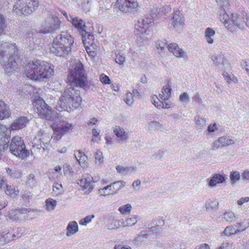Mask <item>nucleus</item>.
Returning a JSON list of instances; mask_svg holds the SVG:
<instances>
[{
	"mask_svg": "<svg viewBox=\"0 0 249 249\" xmlns=\"http://www.w3.org/2000/svg\"><path fill=\"white\" fill-rule=\"evenodd\" d=\"M75 87L70 86L64 91L56 106L57 110L69 111L71 108H77L81 105L82 98L80 91L74 89Z\"/></svg>",
	"mask_w": 249,
	"mask_h": 249,
	"instance_id": "f257e3e1",
	"label": "nucleus"
},
{
	"mask_svg": "<svg viewBox=\"0 0 249 249\" xmlns=\"http://www.w3.org/2000/svg\"><path fill=\"white\" fill-rule=\"evenodd\" d=\"M75 87L70 86L64 91L56 106L57 110L69 111L71 108H77L81 105L82 98L80 91L74 89Z\"/></svg>",
	"mask_w": 249,
	"mask_h": 249,
	"instance_id": "f03ea898",
	"label": "nucleus"
},
{
	"mask_svg": "<svg viewBox=\"0 0 249 249\" xmlns=\"http://www.w3.org/2000/svg\"><path fill=\"white\" fill-rule=\"evenodd\" d=\"M67 80L70 86L79 87L84 89L89 88L84 66L78 60L74 62V64L68 75Z\"/></svg>",
	"mask_w": 249,
	"mask_h": 249,
	"instance_id": "7ed1b4c3",
	"label": "nucleus"
},
{
	"mask_svg": "<svg viewBox=\"0 0 249 249\" xmlns=\"http://www.w3.org/2000/svg\"><path fill=\"white\" fill-rule=\"evenodd\" d=\"M16 46L15 44L5 42L0 47V63L3 64V68L7 72H12L16 67L14 60Z\"/></svg>",
	"mask_w": 249,
	"mask_h": 249,
	"instance_id": "20e7f679",
	"label": "nucleus"
},
{
	"mask_svg": "<svg viewBox=\"0 0 249 249\" xmlns=\"http://www.w3.org/2000/svg\"><path fill=\"white\" fill-rule=\"evenodd\" d=\"M35 111L41 117L49 121H55L58 119V114L53 111L52 108L42 99H38L33 103Z\"/></svg>",
	"mask_w": 249,
	"mask_h": 249,
	"instance_id": "39448f33",
	"label": "nucleus"
},
{
	"mask_svg": "<svg viewBox=\"0 0 249 249\" xmlns=\"http://www.w3.org/2000/svg\"><path fill=\"white\" fill-rule=\"evenodd\" d=\"M41 62V61L36 60L35 62L28 63L24 68V73L26 76L32 80H44L45 79L42 70Z\"/></svg>",
	"mask_w": 249,
	"mask_h": 249,
	"instance_id": "423d86ee",
	"label": "nucleus"
},
{
	"mask_svg": "<svg viewBox=\"0 0 249 249\" xmlns=\"http://www.w3.org/2000/svg\"><path fill=\"white\" fill-rule=\"evenodd\" d=\"M8 147L10 152L19 158L24 159L29 155V151L26 149L23 140L18 136L12 139Z\"/></svg>",
	"mask_w": 249,
	"mask_h": 249,
	"instance_id": "0eeeda50",
	"label": "nucleus"
},
{
	"mask_svg": "<svg viewBox=\"0 0 249 249\" xmlns=\"http://www.w3.org/2000/svg\"><path fill=\"white\" fill-rule=\"evenodd\" d=\"M153 21L152 18H140L135 25L134 33L137 36V40L140 43L144 40L149 34L148 30L149 24Z\"/></svg>",
	"mask_w": 249,
	"mask_h": 249,
	"instance_id": "6e6552de",
	"label": "nucleus"
},
{
	"mask_svg": "<svg viewBox=\"0 0 249 249\" xmlns=\"http://www.w3.org/2000/svg\"><path fill=\"white\" fill-rule=\"evenodd\" d=\"M38 5V0H18L14 5L13 10L18 9L22 14H30L37 9Z\"/></svg>",
	"mask_w": 249,
	"mask_h": 249,
	"instance_id": "1a4fd4ad",
	"label": "nucleus"
},
{
	"mask_svg": "<svg viewBox=\"0 0 249 249\" xmlns=\"http://www.w3.org/2000/svg\"><path fill=\"white\" fill-rule=\"evenodd\" d=\"M50 136L48 133H45V131L41 129L39 130L33 139V146L36 147L38 149L42 148L44 150L49 144L52 145L53 143L56 142L53 141Z\"/></svg>",
	"mask_w": 249,
	"mask_h": 249,
	"instance_id": "9d476101",
	"label": "nucleus"
},
{
	"mask_svg": "<svg viewBox=\"0 0 249 249\" xmlns=\"http://www.w3.org/2000/svg\"><path fill=\"white\" fill-rule=\"evenodd\" d=\"M61 21L58 17L50 15L47 17L42 24L40 33L48 34L53 32L60 28Z\"/></svg>",
	"mask_w": 249,
	"mask_h": 249,
	"instance_id": "9b49d317",
	"label": "nucleus"
},
{
	"mask_svg": "<svg viewBox=\"0 0 249 249\" xmlns=\"http://www.w3.org/2000/svg\"><path fill=\"white\" fill-rule=\"evenodd\" d=\"M116 7L124 13H134L138 10V3L136 0H117Z\"/></svg>",
	"mask_w": 249,
	"mask_h": 249,
	"instance_id": "f8f14e48",
	"label": "nucleus"
},
{
	"mask_svg": "<svg viewBox=\"0 0 249 249\" xmlns=\"http://www.w3.org/2000/svg\"><path fill=\"white\" fill-rule=\"evenodd\" d=\"M71 50V47L66 46L61 42L53 40L50 51L52 53L58 56H65L68 55Z\"/></svg>",
	"mask_w": 249,
	"mask_h": 249,
	"instance_id": "ddd939ff",
	"label": "nucleus"
},
{
	"mask_svg": "<svg viewBox=\"0 0 249 249\" xmlns=\"http://www.w3.org/2000/svg\"><path fill=\"white\" fill-rule=\"evenodd\" d=\"M244 18L240 15L237 14H232L231 16V23L232 25V31H234V27L242 29L244 28L245 23L247 27L249 28V15H246V22L244 20Z\"/></svg>",
	"mask_w": 249,
	"mask_h": 249,
	"instance_id": "4468645a",
	"label": "nucleus"
},
{
	"mask_svg": "<svg viewBox=\"0 0 249 249\" xmlns=\"http://www.w3.org/2000/svg\"><path fill=\"white\" fill-rule=\"evenodd\" d=\"M11 128H7L5 125L0 124V149L4 150L8 147Z\"/></svg>",
	"mask_w": 249,
	"mask_h": 249,
	"instance_id": "2eb2a0df",
	"label": "nucleus"
},
{
	"mask_svg": "<svg viewBox=\"0 0 249 249\" xmlns=\"http://www.w3.org/2000/svg\"><path fill=\"white\" fill-rule=\"evenodd\" d=\"M71 128V124L68 122H63L60 126L54 129V132L52 136V138L53 139V141H55V142H57L65 133L68 132Z\"/></svg>",
	"mask_w": 249,
	"mask_h": 249,
	"instance_id": "dca6fc26",
	"label": "nucleus"
},
{
	"mask_svg": "<svg viewBox=\"0 0 249 249\" xmlns=\"http://www.w3.org/2000/svg\"><path fill=\"white\" fill-rule=\"evenodd\" d=\"M30 211L25 208L18 209H12L9 212V217L10 219L18 221L25 219L26 215Z\"/></svg>",
	"mask_w": 249,
	"mask_h": 249,
	"instance_id": "f3484780",
	"label": "nucleus"
},
{
	"mask_svg": "<svg viewBox=\"0 0 249 249\" xmlns=\"http://www.w3.org/2000/svg\"><path fill=\"white\" fill-rule=\"evenodd\" d=\"M171 23L177 31H180L182 30L184 25V19L180 11H177L174 12Z\"/></svg>",
	"mask_w": 249,
	"mask_h": 249,
	"instance_id": "a211bd4d",
	"label": "nucleus"
},
{
	"mask_svg": "<svg viewBox=\"0 0 249 249\" xmlns=\"http://www.w3.org/2000/svg\"><path fill=\"white\" fill-rule=\"evenodd\" d=\"M57 42H60L66 46L71 47L74 43V39L71 35L67 32H63L61 34L57 36L53 39Z\"/></svg>",
	"mask_w": 249,
	"mask_h": 249,
	"instance_id": "6ab92c4d",
	"label": "nucleus"
},
{
	"mask_svg": "<svg viewBox=\"0 0 249 249\" xmlns=\"http://www.w3.org/2000/svg\"><path fill=\"white\" fill-rule=\"evenodd\" d=\"M113 132L119 139L118 142L120 143L126 142L128 139V134L124 129L120 126H116L113 129Z\"/></svg>",
	"mask_w": 249,
	"mask_h": 249,
	"instance_id": "aec40b11",
	"label": "nucleus"
},
{
	"mask_svg": "<svg viewBox=\"0 0 249 249\" xmlns=\"http://www.w3.org/2000/svg\"><path fill=\"white\" fill-rule=\"evenodd\" d=\"M168 49L177 57L186 58L187 55L181 49L178 47L176 43H170L168 45Z\"/></svg>",
	"mask_w": 249,
	"mask_h": 249,
	"instance_id": "412c9836",
	"label": "nucleus"
},
{
	"mask_svg": "<svg viewBox=\"0 0 249 249\" xmlns=\"http://www.w3.org/2000/svg\"><path fill=\"white\" fill-rule=\"evenodd\" d=\"M28 119L24 116H20L17 119L10 125L11 130H15L24 127Z\"/></svg>",
	"mask_w": 249,
	"mask_h": 249,
	"instance_id": "4be33fe9",
	"label": "nucleus"
},
{
	"mask_svg": "<svg viewBox=\"0 0 249 249\" xmlns=\"http://www.w3.org/2000/svg\"><path fill=\"white\" fill-rule=\"evenodd\" d=\"M74 156L82 167L85 168L88 167V157L83 152L78 151L75 152Z\"/></svg>",
	"mask_w": 249,
	"mask_h": 249,
	"instance_id": "5701e85b",
	"label": "nucleus"
},
{
	"mask_svg": "<svg viewBox=\"0 0 249 249\" xmlns=\"http://www.w3.org/2000/svg\"><path fill=\"white\" fill-rule=\"evenodd\" d=\"M41 64H42V70L45 79L50 78L54 72L53 65L45 61H42Z\"/></svg>",
	"mask_w": 249,
	"mask_h": 249,
	"instance_id": "b1692460",
	"label": "nucleus"
},
{
	"mask_svg": "<svg viewBox=\"0 0 249 249\" xmlns=\"http://www.w3.org/2000/svg\"><path fill=\"white\" fill-rule=\"evenodd\" d=\"M11 115L9 107L0 100V120L7 119Z\"/></svg>",
	"mask_w": 249,
	"mask_h": 249,
	"instance_id": "393cba45",
	"label": "nucleus"
},
{
	"mask_svg": "<svg viewBox=\"0 0 249 249\" xmlns=\"http://www.w3.org/2000/svg\"><path fill=\"white\" fill-rule=\"evenodd\" d=\"M78 225L75 221L70 222L66 228V235L68 237L71 236L78 231Z\"/></svg>",
	"mask_w": 249,
	"mask_h": 249,
	"instance_id": "a878e982",
	"label": "nucleus"
},
{
	"mask_svg": "<svg viewBox=\"0 0 249 249\" xmlns=\"http://www.w3.org/2000/svg\"><path fill=\"white\" fill-rule=\"evenodd\" d=\"M125 182L124 181L121 180L115 181L114 183L107 185V188H109V191L111 192L112 194L117 193L125 185Z\"/></svg>",
	"mask_w": 249,
	"mask_h": 249,
	"instance_id": "bb28decb",
	"label": "nucleus"
},
{
	"mask_svg": "<svg viewBox=\"0 0 249 249\" xmlns=\"http://www.w3.org/2000/svg\"><path fill=\"white\" fill-rule=\"evenodd\" d=\"M82 41L85 45H89L91 46L93 44V36L86 31V29L82 30L81 32Z\"/></svg>",
	"mask_w": 249,
	"mask_h": 249,
	"instance_id": "cd10ccee",
	"label": "nucleus"
},
{
	"mask_svg": "<svg viewBox=\"0 0 249 249\" xmlns=\"http://www.w3.org/2000/svg\"><path fill=\"white\" fill-rule=\"evenodd\" d=\"M70 19L73 25L75 27L77 28L81 31V33L82 30L86 29V26L85 25V22L81 18L78 17H72L70 16Z\"/></svg>",
	"mask_w": 249,
	"mask_h": 249,
	"instance_id": "c85d7f7f",
	"label": "nucleus"
},
{
	"mask_svg": "<svg viewBox=\"0 0 249 249\" xmlns=\"http://www.w3.org/2000/svg\"><path fill=\"white\" fill-rule=\"evenodd\" d=\"M246 229V228L244 229H241L240 228H238L235 229V228L233 225H230L227 226L224 229L223 234L226 236H230L231 235H235L240 231H243Z\"/></svg>",
	"mask_w": 249,
	"mask_h": 249,
	"instance_id": "c756f323",
	"label": "nucleus"
},
{
	"mask_svg": "<svg viewBox=\"0 0 249 249\" xmlns=\"http://www.w3.org/2000/svg\"><path fill=\"white\" fill-rule=\"evenodd\" d=\"M163 8L160 6L159 7L157 5L153 6V7L151 9L150 16L152 18V20L159 18L162 16L163 14Z\"/></svg>",
	"mask_w": 249,
	"mask_h": 249,
	"instance_id": "7c9ffc66",
	"label": "nucleus"
},
{
	"mask_svg": "<svg viewBox=\"0 0 249 249\" xmlns=\"http://www.w3.org/2000/svg\"><path fill=\"white\" fill-rule=\"evenodd\" d=\"M205 38L209 44H213V37L215 36V32L210 27H208L205 31Z\"/></svg>",
	"mask_w": 249,
	"mask_h": 249,
	"instance_id": "2f4dec72",
	"label": "nucleus"
},
{
	"mask_svg": "<svg viewBox=\"0 0 249 249\" xmlns=\"http://www.w3.org/2000/svg\"><path fill=\"white\" fill-rule=\"evenodd\" d=\"M171 94V88L168 85L163 87L162 89V94H159V97L163 100H168Z\"/></svg>",
	"mask_w": 249,
	"mask_h": 249,
	"instance_id": "473e14b6",
	"label": "nucleus"
},
{
	"mask_svg": "<svg viewBox=\"0 0 249 249\" xmlns=\"http://www.w3.org/2000/svg\"><path fill=\"white\" fill-rule=\"evenodd\" d=\"M97 180L94 179L92 178L85 177L78 180L77 183L83 187V189H85L90 186L91 182H96Z\"/></svg>",
	"mask_w": 249,
	"mask_h": 249,
	"instance_id": "72a5a7b5",
	"label": "nucleus"
},
{
	"mask_svg": "<svg viewBox=\"0 0 249 249\" xmlns=\"http://www.w3.org/2000/svg\"><path fill=\"white\" fill-rule=\"evenodd\" d=\"M220 19L224 23L225 27L230 31H232V25L231 23V17L226 13L220 16Z\"/></svg>",
	"mask_w": 249,
	"mask_h": 249,
	"instance_id": "f704fd0d",
	"label": "nucleus"
},
{
	"mask_svg": "<svg viewBox=\"0 0 249 249\" xmlns=\"http://www.w3.org/2000/svg\"><path fill=\"white\" fill-rule=\"evenodd\" d=\"M224 178L219 174L214 175L209 181V185L211 187L215 186L217 184L223 182Z\"/></svg>",
	"mask_w": 249,
	"mask_h": 249,
	"instance_id": "c9c22d12",
	"label": "nucleus"
},
{
	"mask_svg": "<svg viewBox=\"0 0 249 249\" xmlns=\"http://www.w3.org/2000/svg\"><path fill=\"white\" fill-rule=\"evenodd\" d=\"M219 139L223 147L232 145L235 142L234 140L230 136H223L219 137Z\"/></svg>",
	"mask_w": 249,
	"mask_h": 249,
	"instance_id": "e433bc0d",
	"label": "nucleus"
},
{
	"mask_svg": "<svg viewBox=\"0 0 249 249\" xmlns=\"http://www.w3.org/2000/svg\"><path fill=\"white\" fill-rule=\"evenodd\" d=\"M6 190L5 192L6 195L10 196L12 197H16L19 193V190L17 188L15 187L9 186L7 185L6 186Z\"/></svg>",
	"mask_w": 249,
	"mask_h": 249,
	"instance_id": "4c0bfd02",
	"label": "nucleus"
},
{
	"mask_svg": "<svg viewBox=\"0 0 249 249\" xmlns=\"http://www.w3.org/2000/svg\"><path fill=\"white\" fill-rule=\"evenodd\" d=\"M45 203L46 210L48 211H52L55 208L57 201L53 198H49L46 200Z\"/></svg>",
	"mask_w": 249,
	"mask_h": 249,
	"instance_id": "58836bf2",
	"label": "nucleus"
},
{
	"mask_svg": "<svg viewBox=\"0 0 249 249\" xmlns=\"http://www.w3.org/2000/svg\"><path fill=\"white\" fill-rule=\"evenodd\" d=\"M219 203L216 199L209 200L205 204L206 209L207 211L215 210L218 208Z\"/></svg>",
	"mask_w": 249,
	"mask_h": 249,
	"instance_id": "ea45409f",
	"label": "nucleus"
},
{
	"mask_svg": "<svg viewBox=\"0 0 249 249\" xmlns=\"http://www.w3.org/2000/svg\"><path fill=\"white\" fill-rule=\"evenodd\" d=\"M236 218V217L234 213L231 211L225 212L223 214V218L229 223L234 221Z\"/></svg>",
	"mask_w": 249,
	"mask_h": 249,
	"instance_id": "a19ab883",
	"label": "nucleus"
},
{
	"mask_svg": "<svg viewBox=\"0 0 249 249\" xmlns=\"http://www.w3.org/2000/svg\"><path fill=\"white\" fill-rule=\"evenodd\" d=\"M115 62L120 65H123L125 60L124 53L121 51L117 50L115 52Z\"/></svg>",
	"mask_w": 249,
	"mask_h": 249,
	"instance_id": "79ce46f5",
	"label": "nucleus"
},
{
	"mask_svg": "<svg viewBox=\"0 0 249 249\" xmlns=\"http://www.w3.org/2000/svg\"><path fill=\"white\" fill-rule=\"evenodd\" d=\"M137 215H133L131 217L127 218L126 219H124V227L132 226L134 225L137 222Z\"/></svg>",
	"mask_w": 249,
	"mask_h": 249,
	"instance_id": "37998d69",
	"label": "nucleus"
},
{
	"mask_svg": "<svg viewBox=\"0 0 249 249\" xmlns=\"http://www.w3.org/2000/svg\"><path fill=\"white\" fill-rule=\"evenodd\" d=\"M157 49L162 52L168 49L167 42L165 40H158L156 44Z\"/></svg>",
	"mask_w": 249,
	"mask_h": 249,
	"instance_id": "c03bdc74",
	"label": "nucleus"
},
{
	"mask_svg": "<svg viewBox=\"0 0 249 249\" xmlns=\"http://www.w3.org/2000/svg\"><path fill=\"white\" fill-rule=\"evenodd\" d=\"M212 59L216 65H220L223 64L224 61L223 55L220 54L212 55Z\"/></svg>",
	"mask_w": 249,
	"mask_h": 249,
	"instance_id": "a18cd8bd",
	"label": "nucleus"
},
{
	"mask_svg": "<svg viewBox=\"0 0 249 249\" xmlns=\"http://www.w3.org/2000/svg\"><path fill=\"white\" fill-rule=\"evenodd\" d=\"M94 217L95 216L94 214L88 215L79 221V224L82 226H87L89 223L91 222L92 220Z\"/></svg>",
	"mask_w": 249,
	"mask_h": 249,
	"instance_id": "49530a36",
	"label": "nucleus"
},
{
	"mask_svg": "<svg viewBox=\"0 0 249 249\" xmlns=\"http://www.w3.org/2000/svg\"><path fill=\"white\" fill-rule=\"evenodd\" d=\"M11 233H7L2 235H0V246L6 244L11 240Z\"/></svg>",
	"mask_w": 249,
	"mask_h": 249,
	"instance_id": "de8ad7c7",
	"label": "nucleus"
},
{
	"mask_svg": "<svg viewBox=\"0 0 249 249\" xmlns=\"http://www.w3.org/2000/svg\"><path fill=\"white\" fill-rule=\"evenodd\" d=\"M195 122L197 127V129H199L206 125L205 119L200 116H196L195 117Z\"/></svg>",
	"mask_w": 249,
	"mask_h": 249,
	"instance_id": "09e8293b",
	"label": "nucleus"
},
{
	"mask_svg": "<svg viewBox=\"0 0 249 249\" xmlns=\"http://www.w3.org/2000/svg\"><path fill=\"white\" fill-rule=\"evenodd\" d=\"M124 219L115 220L114 221L113 226H109L107 225L106 227L107 229H117L120 227H124Z\"/></svg>",
	"mask_w": 249,
	"mask_h": 249,
	"instance_id": "8fccbe9b",
	"label": "nucleus"
},
{
	"mask_svg": "<svg viewBox=\"0 0 249 249\" xmlns=\"http://www.w3.org/2000/svg\"><path fill=\"white\" fill-rule=\"evenodd\" d=\"M95 164L99 165L103 161V157L102 152L100 150H97L95 154Z\"/></svg>",
	"mask_w": 249,
	"mask_h": 249,
	"instance_id": "3c124183",
	"label": "nucleus"
},
{
	"mask_svg": "<svg viewBox=\"0 0 249 249\" xmlns=\"http://www.w3.org/2000/svg\"><path fill=\"white\" fill-rule=\"evenodd\" d=\"M132 209V207L130 204L123 205L119 208V212L122 214H127L130 213Z\"/></svg>",
	"mask_w": 249,
	"mask_h": 249,
	"instance_id": "603ef678",
	"label": "nucleus"
},
{
	"mask_svg": "<svg viewBox=\"0 0 249 249\" xmlns=\"http://www.w3.org/2000/svg\"><path fill=\"white\" fill-rule=\"evenodd\" d=\"M218 248L219 249H234V246L232 243L226 241H224Z\"/></svg>",
	"mask_w": 249,
	"mask_h": 249,
	"instance_id": "864d4df0",
	"label": "nucleus"
},
{
	"mask_svg": "<svg viewBox=\"0 0 249 249\" xmlns=\"http://www.w3.org/2000/svg\"><path fill=\"white\" fill-rule=\"evenodd\" d=\"M160 128V124L158 122H150L148 124V129L150 130H156Z\"/></svg>",
	"mask_w": 249,
	"mask_h": 249,
	"instance_id": "5fc2aeb1",
	"label": "nucleus"
},
{
	"mask_svg": "<svg viewBox=\"0 0 249 249\" xmlns=\"http://www.w3.org/2000/svg\"><path fill=\"white\" fill-rule=\"evenodd\" d=\"M133 97L134 96L133 93L130 92H127L126 94V97L124 99V101L127 105L130 106L133 103Z\"/></svg>",
	"mask_w": 249,
	"mask_h": 249,
	"instance_id": "6e6d98bb",
	"label": "nucleus"
},
{
	"mask_svg": "<svg viewBox=\"0 0 249 249\" xmlns=\"http://www.w3.org/2000/svg\"><path fill=\"white\" fill-rule=\"evenodd\" d=\"M190 100L189 96L187 92L182 93L179 97V101L183 103H187Z\"/></svg>",
	"mask_w": 249,
	"mask_h": 249,
	"instance_id": "4d7b16f0",
	"label": "nucleus"
},
{
	"mask_svg": "<svg viewBox=\"0 0 249 249\" xmlns=\"http://www.w3.org/2000/svg\"><path fill=\"white\" fill-rule=\"evenodd\" d=\"M117 171H128L135 170V168L133 166H123L122 165H118L116 168Z\"/></svg>",
	"mask_w": 249,
	"mask_h": 249,
	"instance_id": "13d9d810",
	"label": "nucleus"
},
{
	"mask_svg": "<svg viewBox=\"0 0 249 249\" xmlns=\"http://www.w3.org/2000/svg\"><path fill=\"white\" fill-rule=\"evenodd\" d=\"M223 146L222 145V144L221 143V142L219 138L217 140L214 141L212 145V148L213 150H217L219 147H222Z\"/></svg>",
	"mask_w": 249,
	"mask_h": 249,
	"instance_id": "bf43d9fd",
	"label": "nucleus"
},
{
	"mask_svg": "<svg viewBox=\"0 0 249 249\" xmlns=\"http://www.w3.org/2000/svg\"><path fill=\"white\" fill-rule=\"evenodd\" d=\"M6 24L3 15L0 14V35L3 33Z\"/></svg>",
	"mask_w": 249,
	"mask_h": 249,
	"instance_id": "052dcab7",
	"label": "nucleus"
},
{
	"mask_svg": "<svg viewBox=\"0 0 249 249\" xmlns=\"http://www.w3.org/2000/svg\"><path fill=\"white\" fill-rule=\"evenodd\" d=\"M107 186L104 187L103 189H101L99 190V192L101 194V195L103 196H108L109 195L112 194L110 191H109V188H107Z\"/></svg>",
	"mask_w": 249,
	"mask_h": 249,
	"instance_id": "680f3d73",
	"label": "nucleus"
},
{
	"mask_svg": "<svg viewBox=\"0 0 249 249\" xmlns=\"http://www.w3.org/2000/svg\"><path fill=\"white\" fill-rule=\"evenodd\" d=\"M100 79L101 82L105 84H109L110 83V80L109 77L104 74H101Z\"/></svg>",
	"mask_w": 249,
	"mask_h": 249,
	"instance_id": "e2e57ef3",
	"label": "nucleus"
},
{
	"mask_svg": "<svg viewBox=\"0 0 249 249\" xmlns=\"http://www.w3.org/2000/svg\"><path fill=\"white\" fill-rule=\"evenodd\" d=\"M230 178L232 182H235L240 178L239 172H232L230 176Z\"/></svg>",
	"mask_w": 249,
	"mask_h": 249,
	"instance_id": "0e129e2a",
	"label": "nucleus"
},
{
	"mask_svg": "<svg viewBox=\"0 0 249 249\" xmlns=\"http://www.w3.org/2000/svg\"><path fill=\"white\" fill-rule=\"evenodd\" d=\"M249 201V197H242L237 201V203L238 205L241 206L244 203L248 202Z\"/></svg>",
	"mask_w": 249,
	"mask_h": 249,
	"instance_id": "69168bd1",
	"label": "nucleus"
},
{
	"mask_svg": "<svg viewBox=\"0 0 249 249\" xmlns=\"http://www.w3.org/2000/svg\"><path fill=\"white\" fill-rule=\"evenodd\" d=\"M192 99L193 101H194L196 103H197L198 104H200L202 103L201 98H200L198 93L194 95V96L192 97Z\"/></svg>",
	"mask_w": 249,
	"mask_h": 249,
	"instance_id": "338daca9",
	"label": "nucleus"
},
{
	"mask_svg": "<svg viewBox=\"0 0 249 249\" xmlns=\"http://www.w3.org/2000/svg\"><path fill=\"white\" fill-rule=\"evenodd\" d=\"M114 249H132V248L128 245L123 246L121 244H118L114 246Z\"/></svg>",
	"mask_w": 249,
	"mask_h": 249,
	"instance_id": "774afa93",
	"label": "nucleus"
}]
</instances>
